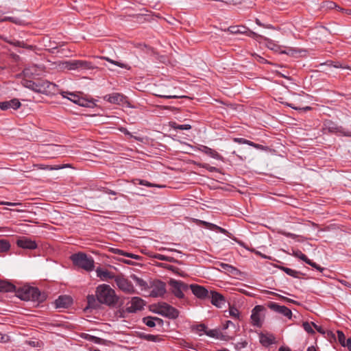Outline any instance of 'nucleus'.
Returning <instances> with one entry per match:
<instances>
[{
    "instance_id": "b1692460",
    "label": "nucleus",
    "mask_w": 351,
    "mask_h": 351,
    "mask_svg": "<svg viewBox=\"0 0 351 351\" xmlns=\"http://www.w3.org/2000/svg\"><path fill=\"white\" fill-rule=\"evenodd\" d=\"M15 290V286L12 283L0 280V292H13Z\"/></svg>"
},
{
    "instance_id": "de8ad7c7",
    "label": "nucleus",
    "mask_w": 351,
    "mask_h": 351,
    "mask_svg": "<svg viewBox=\"0 0 351 351\" xmlns=\"http://www.w3.org/2000/svg\"><path fill=\"white\" fill-rule=\"evenodd\" d=\"M138 184L141 185L148 186V187L158 186V185L152 184V183L149 182L148 181L144 180H138Z\"/></svg>"
},
{
    "instance_id": "4468645a",
    "label": "nucleus",
    "mask_w": 351,
    "mask_h": 351,
    "mask_svg": "<svg viewBox=\"0 0 351 351\" xmlns=\"http://www.w3.org/2000/svg\"><path fill=\"white\" fill-rule=\"evenodd\" d=\"M208 298L211 299V303L217 308H221L226 303L224 297L217 291H210Z\"/></svg>"
},
{
    "instance_id": "f257e3e1",
    "label": "nucleus",
    "mask_w": 351,
    "mask_h": 351,
    "mask_svg": "<svg viewBox=\"0 0 351 351\" xmlns=\"http://www.w3.org/2000/svg\"><path fill=\"white\" fill-rule=\"evenodd\" d=\"M95 293L97 300L100 304L112 306L118 302L119 298L117 296L114 290L108 285H99L96 289Z\"/></svg>"
},
{
    "instance_id": "ddd939ff",
    "label": "nucleus",
    "mask_w": 351,
    "mask_h": 351,
    "mask_svg": "<svg viewBox=\"0 0 351 351\" xmlns=\"http://www.w3.org/2000/svg\"><path fill=\"white\" fill-rule=\"evenodd\" d=\"M40 80V93L49 95L53 94L56 90V85L47 80Z\"/></svg>"
},
{
    "instance_id": "a211bd4d",
    "label": "nucleus",
    "mask_w": 351,
    "mask_h": 351,
    "mask_svg": "<svg viewBox=\"0 0 351 351\" xmlns=\"http://www.w3.org/2000/svg\"><path fill=\"white\" fill-rule=\"evenodd\" d=\"M199 150L201 152L204 153L205 154L209 156L210 157H211L213 158L219 160H223V157L217 151H215L207 146L201 145L200 147L199 148Z\"/></svg>"
},
{
    "instance_id": "4d7b16f0",
    "label": "nucleus",
    "mask_w": 351,
    "mask_h": 351,
    "mask_svg": "<svg viewBox=\"0 0 351 351\" xmlns=\"http://www.w3.org/2000/svg\"><path fill=\"white\" fill-rule=\"evenodd\" d=\"M124 256H127V257H130V258H134L136 260H138L139 258V256L138 255L131 254V253H128V252H125V254H124Z\"/></svg>"
},
{
    "instance_id": "603ef678",
    "label": "nucleus",
    "mask_w": 351,
    "mask_h": 351,
    "mask_svg": "<svg viewBox=\"0 0 351 351\" xmlns=\"http://www.w3.org/2000/svg\"><path fill=\"white\" fill-rule=\"evenodd\" d=\"M196 329L199 332H204L205 333V331L207 330V327L205 324H201L196 326Z\"/></svg>"
},
{
    "instance_id": "69168bd1",
    "label": "nucleus",
    "mask_w": 351,
    "mask_h": 351,
    "mask_svg": "<svg viewBox=\"0 0 351 351\" xmlns=\"http://www.w3.org/2000/svg\"><path fill=\"white\" fill-rule=\"evenodd\" d=\"M341 284H343V285H345L348 287H351V284L346 280H341Z\"/></svg>"
},
{
    "instance_id": "338daca9",
    "label": "nucleus",
    "mask_w": 351,
    "mask_h": 351,
    "mask_svg": "<svg viewBox=\"0 0 351 351\" xmlns=\"http://www.w3.org/2000/svg\"><path fill=\"white\" fill-rule=\"evenodd\" d=\"M119 130H120L121 132H123V133H124V134H130V132H129L128 131V130H127L126 128H121L119 129Z\"/></svg>"
},
{
    "instance_id": "79ce46f5",
    "label": "nucleus",
    "mask_w": 351,
    "mask_h": 351,
    "mask_svg": "<svg viewBox=\"0 0 351 351\" xmlns=\"http://www.w3.org/2000/svg\"><path fill=\"white\" fill-rule=\"evenodd\" d=\"M220 266L223 269L230 273H233V271H237V269L235 267L226 263H221Z\"/></svg>"
},
{
    "instance_id": "7ed1b4c3",
    "label": "nucleus",
    "mask_w": 351,
    "mask_h": 351,
    "mask_svg": "<svg viewBox=\"0 0 351 351\" xmlns=\"http://www.w3.org/2000/svg\"><path fill=\"white\" fill-rule=\"evenodd\" d=\"M71 260L73 265L86 271H90L94 269V260L85 253L78 252L71 256Z\"/></svg>"
},
{
    "instance_id": "423d86ee",
    "label": "nucleus",
    "mask_w": 351,
    "mask_h": 351,
    "mask_svg": "<svg viewBox=\"0 0 351 351\" xmlns=\"http://www.w3.org/2000/svg\"><path fill=\"white\" fill-rule=\"evenodd\" d=\"M158 313L169 319H176L179 315V311L167 303L159 305Z\"/></svg>"
},
{
    "instance_id": "6ab92c4d",
    "label": "nucleus",
    "mask_w": 351,
    "mask_h": 351,
    "mask_svg": "<svg viewBox=\"0 0 351 351\" xmlns=\"http://www.w3.org/2000/svg\"><path fill=\"white\" fill-rule=\"evenodd\" d=\"M72 304V298L67 295H60L56 300L57 308H67Z\"/></svg>"
},
{
    "instance_id": "412c9836",
    "label": "nucleus",
    "mask_w": 351,
    "mask_h": 351,
    "mask_svg": "<svg viewBox=\"0 0 351 351\" xmlns=\"http://www.w3.org/2000/svg\"><path fill=\"white\" fill-rule=\"evenodd\" d=\"M23 85L27 88H29L36 93L40 92V80L34 82L32 80H24Z\"/></svg>"
},
{
    "instance_id": "2eb2a0df",
    "label": "nucleus",
    "mask_w": 351,
    "mask_h": 351,
    "mask_svg": "<svg viewBox=\"0 0 351 351\" xmlns=\"http://www.w3.org/2000/svg\"><path fill=\"white\" fill-rule=\"evenodd\" d=\"M21 106V102L16 98L0 102V108L2 110H8L9 109L17 110Z\"/></svg>"
},
{
    "instance_id": "49530a36",
    "label": "nucleus",
    "mask_w": 351,
    "mask_h": 351,
    "mask_svg": "<svg viewBox=\"0 0 351 351\" xmlns=\"http://www.w3.org/2000/svg\"><path fill=\"white\" fill-rule=\"evenodd\" d=\"M160 265L162 267L166 268L170 271H172L174 273L178 274L179 269L176 267L175 266L164 263H161Z\"/></svg>"
},
{
    "instance_id": "5701e85b",
    "label": "nucleus",
    "mask_w": 351,
    "mask_h": 351,
    "mask_svg": "<svg viewBox=\"0 0 351 351\" xmlns=\"http://www.w3.org/2000/svg\"><path fill=\"white\" fill-rule=\"evenodd\" d=\"M199 222L202 226H204L205 228H206L210 230L216 231V232H221L223 234H225L227 232L225 229H223L214 223H209V222H207L205 221H199Z\"/></svg>"
},
{
    "instance_id": "9b49d317",
    "label": "nucleus",
    "mask_w": 351,
    "mask_h": 351,
    "mask_svg": "<svg viewBox=\"0 0 351 351\" xmlns=\"http://www.w3.org/2000/svg\"><path fill=\"white\" fill-rule=\"evenodd\" d=\"M231 32L234 34H246L249 37L254 38L256 40L262 38V36L257 33L249 29L244 26H234L231 27Z\"/></svg>"
},
{
    "instance_id": "1a4fd4ad",
    "label": "nucleus",
    "mask_w": 351,
    "mask_h": 351,
    "mask_svg": "<svg viewBox=\"0 0 351 351\" xmlns=\"http://www.w3.org/2000/svg\"><path fill=\"white\" fill-rule=\"evenodd\" d=\"M145 305L143 300H142L139 297H134L132 300L127 304L126 306V311L128 313H136L138 311H141Z\"/></svg>"
},
{
    "instance_id": "58836bf2",
    "label": "nucleus",
    "mask_w": 351,
    "mask_h": 351,
    "mask_svg": "<svg viewBox=\"0 0 351 351\" xmlns=\"http://www.w3.org/2000/svg\"><path fill=\"white\" fill-rule=\"evenodd\" d=\"M302 326L304 330L308 332V334L313 335L315 334V330L313 328V324L312 322L309 323L308 322H304L302 324Z\"/></svg>"
},
{
    "instance_id": "c756f323",
    "label": "nucleus",
    "mask_w": 351,
    "mask_h": 351,
    "mask_svg": "<svg viewBox=\"0 0 351 351\" xmlns=\"http://www.w3.org/2000/svg\"><path fill=\"white\" fill-rule=\"evenodd\" d=\"M169 125L174 130H189L191 128V125L189 124L180 125L176 122H170Z\"/></svg>"
},
{
    "instance_id": "5fc2aeb1",
    "label": "nucleus",
    "mask_w": 351,
    "mask_h": 351,
    "mask_svg": "<svg viewBox=\"0 0 351 351\" xmlns=\"http://www.w3.org/2000/svg\"><path fill=\"white\" fill-rule=\"evenodd\" d=\"M154 320H155V323H156V326H159L160 327L163 326L164 322L162 319L156 317H154Z\"/></svg>"
},
{
    "instance_id": "9d476101",
    "label": "nucleus",
    "mask_w": 351,
    "mask_h": 351,
    "mask_svg": "<svg viewBox=\"0 0 351 351\" xmlns=\"http://www.w3.org/2000/svg\"><path fill=\"white\" fill-rule=\"evenodd\" d=\"M268 308H269L271 311L283 315L289 319H291L292 312L291 311L285 306H281L276 302H270L267 304Z\"/></svg>"
},
{
    "instance_id": "0e129e2a",
    "label": "nucleus",
    "mask_w": 351,
    "mask_h": 351,
    "mask_svg": "<svg viewBox=\"0 0 351 351\" xmlns=\"http://www.w3.org/2000/svg\"><path fill=\"white\" fill-rule=\"evenodd\" d=\"M279 351H291L290 348L287 347L281 346L279 348Z\"/></svg>"
},
{
    "instance_id": "2f4dec72",
    "label": "nucleus",
    "mask_w": 351,
    "mask_h": 351,
    "mask_svg": "<svg viewBox=\"0 0 351 351\" xmlns=\"http://www.w3.org/2000/svg\"><path fill=\"white\" fill-rule=\"evenodd\" d=\"M326 128L328 130L330 133H337V130H338L339 125L331 121H328L325 123Z\"/></svg>"
},
{
    "instance_id": "09e8293b",
    "label": "nucleus",
    "mask_w": 351,
    "mask_h": 351,
    "mask_svg": "<svg viewBox=\"0 0 351 351\" xmlns=\"http://www.w3.org/2000/svg\"><path fill=\"white\" fill-rule=\"evenodd\" d=\"M202 167L203 168L208 170L210 172H217L218 171L217 168L210 166L208 164H204Z\"/></svg>"
},
{
    "instance_id": "72a5a7b5",
    "label": "nucleus",
    "mask_w": 351,
    "mask_h": 351,
    "mask_svg": "<svg viewBox=\"0 0 351 351\" xmlns=\"http://www.w3.org/2000/svg\"><path fill=\"white\" fill-rule=\"evenodd\" d=\"M280 269L285 271L287 275L296 278H299L298 275L300 274V271L286 267H280Z\"/></svg>"
},
{
    "instance_id": "a18cd8bd",
    "label": "nucleus",
    "mask_w": 351,
    "mask_h": 351,
    "mask_svg": "<svg viewBox=\"0 0 351 351\" xmlns=\"http://www.w3.org/2000/svg\"><path fill=\"white\" fill-rule=\"evenodd\" d=\"M306 264L311 265L318 271H322L324 269L322 268L320 265H317L316 263L312 261L308 258V260L306 263Z\"/></svg>"
},
{
    "instance_id": "8fccbe9b",
    "label": "nucleus",
    "mask_w": 351,
    "mask_h": 351,
    "mask_svg": "<svg viewBox=\"0 0 351 351\" xmlns=\"http://www.w3.org/2000/svg\"><path fill=\"white\" fill-rule=\"evenodd\" d=\"M242 0H220V1L226 3L227 4L237 5L241 3Z\"/></svg>"
},
{
    "instance_id": "c03bdc74",
    "label": "nucleus",
    "mask_w": 351,
    "mask_h": 351,
    "mask_svg": "<svg viewBox=\"0 0 351 351\" xmlns=\"http://www.w3.org/2000/svg\"><path fill=\"white\" fill-rule=\"evenodd\" d=\"M229 314L232 317L239 318V312L236 307L230 306L229 308Z\"/></svg>"
},
{
    "instance_id": "f3484780",
    "label": "nucleus",
    "mask_w": 351,
    "mask_h": 351,
    "mask_svg": "<svg viewBox=\"0 0 351 351\" xmlns=\"http://www.w3.org/2000/svg\"><path fill=\"white\" fill-rule=\"evenodd\" d=\"M16 244L23 249L34 250L37 248V244L34 241L26 237H22L17 240Z\"/></svg>"
},
{
    "instance_id": "6e6552de",
    "label": "nucleus",
    "mask_w": 351,
    "mask_h": 351,
    "mask_svg": "<svg viewBox=\"0 0 351 351\" xmlns=\"http://www.w3.org/2000/svg\"><path fill=\"white\" fill-rule=\"evenodd\" d=\"M149 295L154 298L162 296L166 292L165 284L160 281H154L150 287Z\"/></svg>"
},
{
    "instance_id": "ea45409f",
    "label": "nucleus",
    "mask_w": 351,
    "mask_h": 351,
    "mask_svg": "<svg viewBox=\"0 0 351 351\" xmlns=\"http://www.w3.org/2000/svg\"><path fill=\"white\" fill-rule=\"evenodd\" d=\"M132 278L136 282V285L142 289H145L147 286V282L142 278H140L135 275L132 276Z\"/></svg>"
},
{
    "instance_id": "864d4df0",
    "label": "nucleus",
    "mask_w": 351,
    "mask_h": 351,
    "mask_svg": "<svg viewBox=\"0 0 351 351\" xmlns=\"http://www.w3.org/2000/svg\"><path fill=\"white\" fill-rule=\"evenodd\" d=\"M9 339V337L0 332V342L5 343Z\"/></svg>"
},
{
    "instance_id": "c85d7f7f",
    "label": "nucleus",
    "mask_w": 351,
    "mask_h": 351,
    "mask_svg": "<svg viewBox=\"0 0 351 351\" xmlns=\"http://www.w3.org/2000/svg\"><path fill=\"white\" fill-rule=\"evenodd\" d=\"M79 69L89 70L94 69L93 64L88 61L78 60Z\"/></svg>"
},
{
    "instance_id": "e2e57ef3",
    "label": "nucleus",
    "mask_w": 351,
    "mask_h": 351,
    "mask_svg": "<svg viewBox=\"0 0 351 351\" xmlns=\"http://www.w3.org/2000/svg\"><path fill=\"white\" fill-rule=\"evenodd\" d=\"M21 204L19 202L12 203V202H5V205H7V206H16V205H21Z\"/></svg>"
},
{
    "instance_id": "f03ea898",
    "label": "nucleus",
    "mask_w": 351,
    "mask_h": 351,
    "mask_svg": "<svg viewBox=\"0 0 351 351\" xmlns=\"http://www.w3.org/2000/svg\"><path fill=\"white\" fill-rule=\"evenodd\" d=\"M19 297L23 300L41 302L45 295L42 294L37 287H25L19 291Z\"/></svg>"
},
{
    "instance_id": "f8f14e48",
    "label": "nucleus",
    "mask_w": 351,
    "mask_h": 351,
    "mask_svg": "<svg viewBox=\"0 0 351 351\" xmlns=\"http://www.w3.org/2000/svg\"><path fill=\"white\" fill-rule=\"evenodd\" d=\"M189 288L192 293L199 299H204L209 296L210 293L203 286L193 284L189 286Z\"/></svg>"
},
{
    "instance_id": "680f3d73",
    "label": "nucleus",
    "mask_w": 351,
    "mask_h": 351,
    "mask_svg": "<svg viewBox=\"0 0 351 351\" xmlns=\"http://www.w3.org/2000/svg\"><path fill=\"white\" fill-rule=\"evenodd\" d=\"M285 235H286L287 237L292 238V239H295V238H296V237H297V235H296V234H293V233H290V232L285 233Z\"/></svg>"
},
{
    "instance_id": "774afa93",
    "label": "nucleus",
    "mask_w": 351,
    "mask_h": 351,
    "mask_svg": "<svg viewBox=\"0 0 351 351\" xmlns=\"http://www.w3.org/2000/svg\"><path fill=\"white\" fill-rule=\"evenodd\" d=\"M230 325H233V323H232V322L228 320V321L226 322V324L224 326V329H227L229 327Z\"/></svg>"
},
{
    "instance_id": "20e7f679",
    "label": "nucleus",
    "mask_w": 351,
    "mask_h": 351,
    "mask_svg": "<svg viewBox=\"0 0 351 351\" xmlns=\"http://www.w3.org/2000/svg\"><path fill=\"white\" fill-rule=\"evenodd\" d=\"M173 294L179 299L184 298V291L189 289V287L181 280L171 279L169 282Z\"/></svg>"
},
{
    "instance_id": "7c9ffc66",
    "label": "nucleus",
    "mask_w": 351,
    "mask_h": 351,
    "mask_svg": "<svg viewBox=\"0 0 351 351\" xmlns=\"http://www.w3.org/2000/svg\"><path fill=\"white\" fill-rule=\"evenodd\" d=\"M336 134L342 136L351 137V130L339 125Z\"/></svg>"
},
{
    "instance_id": "cd10ccee",
    "label": "nucleus",
    "mask_w": 351,
    "mask_h": 351,
    "mask_svg": "<svg viewBox=\"0 0 351 351\" xmlns=\"http://www.w3.org/2000/svg\"><path fill=\"white\" fill-rule=\"evenodd\" d=\"M139 337L141 339L153 342H157L160 339L159 335H154L151 334L141 333Z\"/></svg>"
},
{
    "instance_id": "bb28decb",
    "label": "nucleus",
    "mask_w": 351,
    "mask_h": 351,
    "mask_svg": "<svg viewBox=\"0 0 351 351\" xmlns=\"http://www.w3.org/2000/svg\"><path fill=\"white\" fill-rule=\"evenodd\" d=\"M88 307L91 308H96L99 305V302L93 295H88L87 296Z\"/></svg>"
},
{
    "instance_id": "052dcab7",
    "label": "nucleus",
    "mask_w": 351,
    "mask_h": 351,
    "mask_svg": "<svg viewBox=\"0 0 351 351\" xmlns=\"http://www.w3.org/2000/svg\"><path fill=\"white\" fill-rule=\"evenodd\" d=\"M182 346H183V347L186 348L193 349V345H191V343L186 342V341L184 342Z\"/></svg>"
},
{
    "instance_id": "4be33fe9",
    "label": "nucleus",
    "mask_w": 351,
    "mask_h": 351,
    "mask_svg": "<svg viewBox=\"0 0 351 351\" xmlns=\"http://www.w3.org/2000/svg\"><path fill=\"white\" fill-rule=\"evenodd\" d=\"M260 342L264 346H269L274 343L275 338L272 335L261 333L259 335Z\"/></svg>"
},
{
    "instance_id": "bf43d9fd",
    "label": "nucleus",
    "mask_w": 351,
    "mask_h": 351,
    "mask_svg": "<svg viewBox=\"0 0 351 351\" xmlns=\"http://www.w3.org/2000/svg\"><path fill=\"white\" fill-rule=\"evenodd\" d=\"M346 346L348 348V349L351 351V338H348L346 340Z\"/></svg>"
},
{
    "instance_id": "473e14b6",
    "label": "nucleus",
    "mask_w": 351,
    "mask_h": 351,
    "mask_svg": "<svg viewBox=\"0 0 351 351\" xmlns=\"http://www.w3.org/2000/svg\"><path fill=\"white\" fill-rule=\"evenodd\" d=\"M65 68L69 70L79 69L78 60H72L64 62Z\"/></svg>"
},
{
    "instance_id": "a878e982",
    "label": "nucleus",
    "mask_w": 351,
    "mask_h": 351,
    "mask_svg": "<svg viewBox=\"0 0 351 351\" xmlns=\"http://www.w3.org/2000/svg\"><path fill=\"white\" fill-rule=\"evenodd\" d=\"M124 99V97L119 93H113L108 95V101L112 104H119Z\"/></svg>"
},
{
    "instance_id": "13d9d810",
    "label": "nucleus",
    "mask_w": 351,
    "mask_h": 351,
    "mask_svg": "<svg viewBox=\"0 0 351 351\" xmlns=\"http://www.w3.org/2000/svg\"><path fill=\"white\" fill-rule=\"evenodd\" d=\"M113 252L114 254H121V255H123V256H124V254H125V252H123V250H119V249H113Z\"/></svg>"
},
{
    "instance_id": "dca6fc26",
    "label": "nucleus",
    "mask_w": 351,
    "mask_h": 351,
    "mask_svg": "<svg viewBox=\"0 0 351 351\" xmlns=\"http://www.w3.org/2000/svg\"><path fill=\"white\" fill-rule=\"evenodd\" d=\"M62 96L64 97L68 98L69 100L73 101V103L78 104L81 106H88V101L84 99V98L80 97L78 95L69 92H63Z\"/></svg>"
},
{
    "instance_id": "aec40b11",
    "label": "nucleus",
    "mask_w": 351,
    "mask_h": 351,
    "mask_svg": "<svg viewBox=\"0 0 351 351\" xmlns=\"http://www.w3.org/2000/svg\"><path fill=\"white\" fill-rule=\"evenodd\" d=\"M97 276L102 280L114 279L117 276L114 275L113 273L109 271L108 269H104L101 268H97L96 269Z\"/></svg>"
},
{
    "instance_id": "0eeeda50",
    "label": "nucleus",
    "mask_w": 351,
    "mask_h": 351,
    "mask_svg": "<svg viewBox=\"0 0 351 351\" xmlns=\"http://www.w3.org/2000/svg\"><path fill=\"white\" fill-rule=\"evenodd\" d=\"M117 287L123 291L132 293L134 291L132 284L123 275H117L114 280Z\"/></svg>"
},
{
    "instance_id": "c9c22d12",
    "label": "nucleus",
    "mask_w": 351,
    "mask_h": 351,
    "mask_svg": "<svg viewBox=\"0 0 351 351\" xmlns=\"http://www.w3.org/2000/svg\"><path fill=\"white\" fill-rule=\"evenodd\" d=\"M154 319V317H145L143 318V323L148 327L153 328L156 326V323H155Z\"/></svg>"
},
{
    "instance_id": "e433bc0d",
    "label": "nucleus",
    "mask_w": 351,
    "mask_h": 351,
    "mask_svg": "<svg viewBox=\"0 0 351 351\" xmlns=\"http://www.w3.org/2000/svg\"><path fill=\"white\" fill-rule=\"evenodd\" d=\"M155 258L160 260V261H166L170 263H176L177 261L171 256H167L160 254H156L154 256Z\"/></svg>"
},
{
    "instance_id": "a19ab883",
    "label": "nucleus",
    "mask_w": 351,
    "mask_h": 351,
    "mask_svg": "<svg viewBox=\"0 0 351 351\" xmlns=\"http://www.w3.org/2000/svg\"><path fill=\"white\" fill-rule=\"evenodd\" d=\"M293 255L295 257L298 258L302 260L305 263H306V261L308 260V257L304 254H303L300 250H293Z\"/></svg>"
},
{
    "instance_id": "f704fd0d",
    "label": "nucleus",
    "mask_w": 351,
    "mask_h": 351,
    "mask_svg": "<svg viewBox=\"0 0 351 351\" xmlns=\"http://www.w3.org/2000/svg\"><path fill=\"white\" fill-rule=\"evenodd\" d=\"M10 248V243L5 239H0V252H8Z\"/></svg>"
},
{
    "instance_id": "37998d69",
    "label": "nucleus",
    "mask_w": 351,
    "mask_h": 351,
    "mask_svg": "<svg viewBox=\"0 0 351 351\" xmlns=\"http://www.w3.org/2000/svg\"><path fill=\"white\" fill-rule=\"evenodd\" d=\"M337 337H338V340L339 341V343L343 346H346V337H345V335L343 334V332L342 331H339L338 330L337 331Z\"/></svg>"
},
{
    "instance_id": "3c124183",
    "label": "nucleus",
    "mask_w": 351,
    "mask_h": 351,
    "mask_svg": "<svg viewBox=\"0 0 351 351\" xmlns=\"http://www.w3.org/2000/svg\"><path fill=\"white\" fill-rule=\"evenodd\" d=\"M205 334L210 337H217V331L216 330H206Z\"/></svg>"
},
{
    "instance_id": "6e6d98bb",
    "label": "nucleus",
    "mask_w": 351,
    "mask_h": 351,
    "mask_svg": "<svg viewBox=\"0 0 351 351\" xmlns=\"http://www.w3.org/2000/svg\"><path fill=\"white\" fill-rule=\"evenodd\" d=\"M312 324H313V327L317 330V332H319L321 334H324L325 333L324 330L321 326H319L316 325L313 322H312Z\"/></svg>"
},
{
    "instance_id": "39448f33",
    "label": "nucleus",
    "mask_w": 351,
    "mask_h": 351,
    "mask_svg": "<svg viewBox=\"0 0 351 351\" xmlns=\"http://www.w3.org/2000/svg\"><path fill=\"white\" fill-rule=\"evenodd\" d=\"M265 307L261 305H256L252 311L250 316L252 324L254 326L261 328L264 321L263 311Z\"/></svg>"
},
{
    "instance_id": "393cba45",
    "label": "nucleus",
    "mask_w": 351,
    "mask_h": 351,
    "mask_svg": "<svg viewBox=\"0 0 351 351\" xmlns=\"http://www.w3.org/2000/svg\"><path fill=\"white\" fill-rule=\"evenodd\" d=\"M233 141L239 144H246L256 149H262L263 148V145L256 144L252 141H250L243 138H234Z\"/></svg>"
},
{
    "instance_id": "4c0bfd02",
    "label": "nucleus",
    "mask_w": 351,
    "mask_h": 351,
    "mask_svg": "<svg viewBox=\"0 0 351 351\" xmlns=\"http://www.w3.org/2000/svg\"><path fill=\"white\" fill-rule=\"evenodd\" d=\"M104 60H106V61L110 62L111 64H113L116 66H118L121 68H123V69H130V66L126 64H124L123 62H118V61H115V60H113L112 59H110V58H108V57H104L103 58Z\"/></svg>"
}]
</instances>
